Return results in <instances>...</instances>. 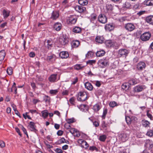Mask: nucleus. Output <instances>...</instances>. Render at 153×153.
Returning a JSON list of instances; mask_svg holds the SVG:
<instances>
[{"mask_svg": "<svg viewBox=\"0 0 153 153\" xmlns=\"http://www.w3.org/2000/svg\"><path fill=\"white\" fill-rule=\"evenodd\" d=\"M92 122L94 126L95 127H97L99 126V123L97 121H92Z\"/></svg>", "mask_w": 153, "mask_h": 153, "instance_id": "obj_59", "label": "nucleus"}, {"mask_svg": "<svg viewBox=\"0 0 153 153\" xmlns=\"http://www.w3.org/2000/svg\"><path fill=\"white\" fill-rule=\"evenodd\" d=\"M74 8L76 11L80 13H84L86 11V8L81 5H76Z\"/></svg>", "mask_w": 153, "mask_h": 153, "instance_id": "obj_7", "label": "nucleus"}, {"mask_svg": "<svg viewBox=\"0 0 153 153\" xmlns=\"http://www.w3.org/2000/svg\"><path fill=\"white\" fill-rule=\"evenodd\" d=\"M58 92L57 89L51 90L50 91V93L53 95L56 94Z\"/></svg>", "mask_w": 153, "mask_h": 153, "instance_id": "obj_50", "label": "nucleus"}, {"mask_svg": "<svg viewBox=\"0 0 153 153\" xmlns=\"http://www.w3.org/2000/svg\"><path fill=\"white\" fill-rule=\"evenodd\" d=\"M89 150L91 151H93L95 150H97V148L95 146H90L89 148Z\"/></svg>", "mask_w": 153, "mask_h": 153, "instance_id": "obj_61", "label": "nucleus"}, {"mask_svg": "<svg viewBox=\"0 0 153 153\" xmlns=\"http://www.w3.org/2000/svg\"><path fill=\"white\" fill-rule=\"evenodd\" d=\"M54 151L57 153H62L63 152L61 149L59 148L56 149Z\"/></svg>", "mask_w": 153, "mask_h": 153, "instance_id": "obj_64", "label": "nucleus"}, {"mask_svg": "<svg viewBox=\"0 0 153 153\" xmlns=\"http://www.w3.org/2000/svg\"><path fill=\"white\" fill-rule=\"evenodd\" d=\"M80 133L79 131H77V130L75 132V133L74 134V137H79L80 136Z\"/></svg>", "mask_w": 153, "mask_h": 153, "instance_id": "obj_56", "label": "nucleus"}, {"mask_svg": "<svg viewBox=\"0 0 153 153\" xmlns=\"http://www.w3.org/2000/svg\"><path fill=\"white\" fill-rule=\"evenodd\" d=\"M50 97L48 96L45 95L43 97V100L46 102L50 103Z\"/></svg>", "mask_w": 153, "mask_h": 153, "instance_id": "obj_38", "label": "nucleus"}, {"mask_svg": "<svg viewBox=\"0 0 153 153\" xmlns=\"http://www.w3.org/2000/svg\"><path fill=\"white\" fill-rule=\"evenodd\" d=\"M113 41V40H107L105 41V44L107 47L111 48Z\"/></svg>", "mask_w": 153, "mask_h": 153, "instance_id": "obj_34", "label": "nucleus"}, {"mask_svg": "<svg viewBox=\"0 0 153 153\" xmlns=\"http://www.w3.org/2000/svg\"><path fill=\"white\" fill-rule=\"evenodd\" d=\"M85 66L82 64H76L74 66V68L75 69L79 70H82L84 67Z\"/></svg>", "mask_w": 153, "mask_h": 153, "instance_id": "obj_30", "label": "nucleus"}, {"mask_svg": "<svg viewBox=\"0 0 153 153\" xmlns=\"http://www.w3.org/2000/svg\"><path fill=\"white\" fill-rule=\"evenodd\" d=\"M56 59V56L53 54L48 56L47 58V60L48 62H53L55 61Z\"/></svg>", "mask_w": 153, "mask_h": 153, "instance_id": "obj_21", "label": "nucleus"}, {"mask_svg": "<svg viewBox=\"0 0 153 153\" xmlns=\"http://www.w3.org/2000/svg\"><path fill=\"white\" fill-rule=\"evenodd\" d=\"M124 7L126 8H130L131 7V5L130 3L128 2H125Z\"/></svg>", "mask_w": 153, "mask_h": 153, "instance_id": "obj_55", "label": "nucleus"}, {"mask_svg": "<svg viewBox=\"0 0 153 153\" xmlns=\"http://www.w3.org/2000/svg\"><path fill=\"white\" fill-rule=\"evenodd\" d=\"M111 46L110 48L117 49L119 48L120 45L116 42L113 40Z\"/></svg>", "mask_w": 153, "mask_h": 153, "instance_id": "obj_24", "label": "nucleus"}, {"mask_svg": "<svg viewBox=\"0 0 153 153\" xmlns=\"http://www.w3.org/2000/svg\"><path fill=\"white\" fill-rule=\"evenodd\" d=\"M106 138V136L105 135H103L100 136L99 140L102 141L104 142Z\"/></svg>", "mask_w": 153, "mask_h": 153, "instance_id": "obj_47", "label": "nucleus"}, {"mask_svg": "<svg viewBox=\"0 0 153 153\" xmlns=\"http://www.w3.org/2000/svg\"><path fill=\"white\" fill-rule=\"evenodd\" d=\"M69 132L73 135H74V134L75 133V132L76 131L77 129L73 128H71L70 129H69Z\"/></svg>", "mask_w": 153, "mask_h": 153, "instance_id": "obj_54", "label": "nucleus"}, {"mask_svg": "<svg viewBox=\"0 0 153 153\" xmlns=\"http://www.w3.org/2000/svg\"><path fill=\"white\" fill-rule=\"evenodd\" d=\"M59 56L62 59H65L69 56V54L68 52L62 51L59 54Z\"/></svg>", "mask_w": 153, "mask_h": 153, "instance_id": "obj_16", "label": "nucleus"}, {"mask_svg": "<svg viewBox=\"0 0 153 153\" xmlns=\"http://www.w3.org/2000/svg\"><path fill=\"white\" fill-rule=\"evenodd\" d=\"M139 82V80L136 78H132L128 81V83L130 85H134Z\"/></svg>", "mask_w": 153, "mask_h": 153, "instance_id": "obj_18", "label": "nucleus"}, {"mask_svg": "<svg viewBox=\"0 0 153 153\" xmlns=\"http://www.w3.org/2000/svg\"><path fill=\"white\" fill-rule=\"evenodd\" d=\"M125 28L127 31L131 32L135 28L134 25L131 23H128L125 24Z\"/></svg>", "mask_w": 153, "mask_h": 153, "instance_id": "obj_8", "label": "nucleus"}, {"mask_svg": "<svg viewBox=\"0 0 153 153\" xmlns=\"http://www.w3.org/2000/svg\"><path fill=\"white\" fill-rule=\"evenodd\" d=\"M145 88L144 85H138L133 88V91L134 93H138L142 91Z\"/></svg>", "mask_w": 153, "mask_h": 153, "instance_id": "obj_6", "label": "nucleus"}, {"mask_svg": "<svg viewBox=\"0 0 153 153\" xmlns=\"http://www.w3.org/2000/svg\"><path fill=\"white\" fill-rule=\"evenodd\" d=\"M47 47L48 49H51V48L52 47V41L50 40H48L47 41Z\"/></svg>", "mask_w": 153, "mask_h": 153, "instance_id": "obj_41", "label": "nucleus"}, {"mask_svg": "<svg viewBox=\"0 0 153 153\" xmlns=\"http://www.w3.org/2000/svg\"><path fill=\"white\" fill-rule=\"evenodd\" d=\"M77 20V18L75 15H71L69 16L67 20L68 24H74Z\"/></svg>", "mask_w": 153, "mask_h": 153, "instance_id": "obj_4", "label": "nucleus"}, {"mask_svg": "<svg viewBox=\"0 0 153 153\" xmlns=\"http://www.w3.org/2000/svg\"><path fill=\"white\" fill-rule=\"evenodd\" d=\"M146 66L145 62H140L137 65V68L139 71H142L145 68Z\"/></svg>", "mask_w": 153, "mask_h": 153, "instance_id": "obj_12", "label": "nucleus"}, {"mask_svg": "<svg viewBox=\"0 0 153 153\" xmlns=\"http://www.w3.org/2000/svg\"><path fill=\"white\" fill-rule=\"evenodd\" d=\"M94 54V53L93 52L90 51H88L87 53L86 54V57H88V56H92Z\"/></svg>", "mask_w": 153, "mask_h": 153, "instance_id": "obj_60", "label": "nucleus"}, {"mask_svg": "<svg viewBox=\"0 0 153 153\" xmlns=\"http://www.w3.org/2000/svg\"><path fill=\"white\" fill-rule=\"evenodd\" d=\"M104 39L102 36H97L95 39V41L99 44H102L104 42Z\"/></svg>", "mask_w": 153, "mask_h": 153, "instance_id": "obj_15", "label": "nucleus"}, {"mask_svg": "<svg viewBox=\"0 0 153 153\" xmlns=\"http://www.w3.org/2000/svg\"><path fill=\"white\" fill-rule=\"evenodd\" d=\"M98 20L100 22L105 24L107 22V18L104 14H100L98 16Z\"/></svg>", "mask_w": 153, "mask_h": 153, "instance_id": "obj_11", "label": "nucleus"}, {"mask_svg": "<svg viewBox=\"0 0 153 153\" xmlns=\"http://www.w3.org/2000/svg\"><path fill=\"white\" fill-rule=\"evenodd\" d=\"M75 100V98L74 97H72L70 99L69 101L70 103L72 105H74V102Z\"/></svg>", "mask_w": 153, "mask_h": 153, "instance_id": "obj_63", "label": "nucleus"}, {"mask_svg": "<svg viewBox=\"0 0 153 153\" xmlns=\"http://www.w3.org/2000/svg\"><path fill=\"white\" fill-rule=\"evenodd\" d=\"M7 72L9 75H11L13 73V70L12 68L11 67L8 68L7 69Z\"/></svg>", "mask_w": 153, "mask_h": 153, "instance_id": "obj_49", "label": "nucleus"}, {"mask_svg": "<svg viewBox=\"0 0 153 153\" xmlns=\"http://www.w3.org/2000/svg\"><path fill=\"white\" fill-rule=\"evenodd\" d=\"M105 52L103 50L97 51L96 53V55L97 57H101L103 56L105 54Z\"/></svg>", "mask_w": 153, "mask_h": 153, "instance_id": "obj_32", "label": "nucleus"}, {"mask_svg": "<svg viewBox=\"0 0 153 153\" xmlns=\"http://www.w3.org/2000/svg\"><path fill=\"white\" fill-rule=\"evenodd\" d=\"M56 74H52L48 78V80L49 81L51 82H54L56 81Z\"/></svg>", "mask_w": 153, "mask_h": 153, "instance_id": "obj_25", "label": "nucleus"}, {"mask_svg": "<svg viewBox=\"0 0 153 153\" xmlns=\"http://www.w3.org/2000/svg\"><path fill=\"white\" fill-rule=\"evenodd\" d=\"M5 55V52L4 50H2L0 51V64L1 63L2 61L4 59Z\"/></svg>", "mask_w": 153, "mask_h": 153, "instance_id": "obj_20", "label": "nucleus"}, {"mask_svg": "<svg viewBox=\"0 0 153 153\" xmlns=\"http://www.w3.org/2000/svg\"><path fill=\"white\" fill-rule=\"evenodd\" d=\"M59 14L57 11H53L52 13L51 18L53 20L56 19L59 16Z\"/></svg>", "mask_w": 153, "mask_h": 153, "instance_id": "obj_27", "label": "nucleus"}, {"mask_svg": "<svg viewBox=\"0 0 153 153\" xmlns=\"http://www.w3.org/2000/svg\"><path fill=\"white\" fill-rule=\"evenodd\" d=\"M143 126L145 127H148L149 126V122L147 120H143L142 121Z\"/></svg>", "mask_w": 153, "mask_h": 153, "instance_id": "obj_35", "label": "nucleus"}, {"mask_svg": "<svg viewBox=\"0 0 153 153\" xmlns=\"http://www.w3.org/2000/svg\"><path fill=\"white\" fill-rule=\"evenodd\" d=\"M42 116L44 118H46L48 116V114L47 110H45L42 112Z\"/></svg>", "mask_w": 153, "mask_h": 153, "instance_id": "obj_42", "label": "nucleus"}, {"mask_svg": "<svg viewBox=\"0 0 153 153\" xmlns=\"http://www.w3.org/2000/svg\"><path fill=\"white\" fill-rule=\"evenodd\" d=\"M65 120L67 123L70 124L76 121L75 119L73 117L66 119Z\"/></svg>", "mask_w": 153, "mask_h": 153, "instance_id": "obj_37", "label": "nucleus"}, {"mask_svg": "<svg viewBox=\"0 0 153 153\" xmlns=\"http://www.w3.org/2000/svg\"><path fill=\"white\" fill-rule=\"evenodd\" d=\"M91 21L93 22V21L95 20L97 18V16L95 14H93L91 15Z\"/></svg>", "mask_w": 153, "mask_h": 153, "instance_id": "obj_52", "label": "nucleus"}, {"mask_svg": "<svg viewBox=\"0 0 153 153\" xmlns=\"http://www.w3.org/2000/svg\"><path fill=\"white\" fill-rule=\"evenodd\" d=\"M114 26L111 24L106 25L105 27V29L108 31H110L114 29Z\"/></svg>", "mask_w": 153, "mask_h": 153, "instance_id": "obj_31", "label": "nucleus"}, {"mask_svg": "<svg viewBox=\"0 0 153 153\" xmlns=\"http://www.w3.org/2000/svg\"><path fill=\"white\" fill-rule=\"evenodd\" d=\"M125 120L127 124H129L132 123L131 117L129 116L126 117Z\"/></svg>", "mask_w": 153, "mask_h": 153, "instance_id": "obj_44", "label": "nucleus"}, {"mask_svg": "<svg viewBox=\"0 0 153 153\" xmlns=\"http://www.w3.org/2000/svg\"><path fill=\"white\" fill-rule=\"evenodd\" d=\"M110 125L109 123H106L105 121L103 120L102 122L101 126L103 128H105L109 126Z\"/></svg>", "mask_w": 153, "mask_h": 153, "instance_id": "obj_39", "label": "nucleus"}, {"mask_svg": "<svg viewBox=\"0 0 153 153\" xmlns=\"http://www.w3.org/2000/svg\"><path fill=\"white\" fill-rule=\"evenodd\" d=\"M106 9L108 10H113V6L110 4H108L106 5Z\"/></svg>", "mask_w": 153, "mask_h": 153, "instance_id": "obj_45", "label": "nucleus"}, {"mask_svg": "<svg viewBox=\"0 0 153 153\" xmlns=\"http://www.w3.org/2000/svg\"><path fill=\"white\" fill-rule=\"evenodd\" d=\"M78 81V79L77 77H76L75 78L73 79V80L72 81L71 85H75Z\"/></svg>", "mask_w": 153, "mask_h": 153, "instance_id": "obj_62", "label": "nucleus"}, {"mask_svg": "<svg viewBox=\"0 0 153 153\" xmlns=\"http://www.w3.org/2000/svg\"><path fill=\"white\" fill-rule=\"evenodd\" d=\"M146 115L147 117L150 119L151 120H152L153 119V117L152 115L149 113V111H147V112Z\"/></svg>", "mask_w": 153, "mask_h": 153, "instance_id": "obj_57", "label": "nucleus"}, {"mask_svg": "<svg viewBox=\"0 0 153 153\" xmlns=\"http://www.w3.org/2000/svg\"><path fill=\"white\" fill-rule=\"evenodd\" d=\"M78 143L81 144V146L82 148H84L85 149H87L88 146L89 145L87 143L85 140L79 139L78 140Z\"/></svg>", "mask_w": 153, "mask_h": 153, "instance_id": "obj_13", "label": "nucleus"}, {"mask_svg": "<svg viewBox=\"0 0 153 153\" xmlns=\"http://www.w3.org/2000/svg\"><path fill=\"white\" fill-rule=\"evenodd\" d=\"M79 45V42L77 40H73L71 42V45L72 48H77Z\"/></svg>", "mask_w": 153, "mask_h": 153, "instance_id": "obj_22", "label": "nucleus"}, {"mask_svg": "<svg viewBox=\"0 0 153 153\" xmlns=\"http://www.w3.org/2000/svg\"><path fill=\"white\" fill-rule=\"evenodd\" d=\"M36 126L35 123L33 122L30 121V122L29 125L27 127L31 131H33L36 133L37 130L36 128Z\"/></svg>", "mask_w": 153, "mask_h": 153, "instance_id": "obj_10", "label": "nucleus"}, {"mask_svg": "<svg viewBox=\"0 0 153 153\" xmlns=\"http://www.w3.org/2000/svg\"><path fill=\"white\" fill-rule=\"evenodd\" d=\"M22 130L24 132V133L28 137V135L26 129L23 127V126H22L21 127Z\"/></svg>", "mask_w": 153, "mask_h": 153, "instance_id": "obj_58", "label": "nucleus"}, {"mask_svg": "<svg viewBox=\"0 0 153 153\" xmlns=\"http://www.w3.org/2000/svg\"><path fill=\"white\" fill-rule=\"evenodd\" d=\"M87 97V94L85 92H80L78 94L77 99L81 101H84L85 100Z\"/></svg>", "mask_w": 153, "mask_h": 153, "instance_id": "obj_2", "label": "nucleus"}, {"mask_svg": "<svg viewBox=\"0 0 153 153\" xmlns=\"http://www.w3.org/2000/svg\"><path fill=\"white\" fill-rule=\"evenodd\" d=\"M146 135L150 137L153 136V130L149 129L147 131Z\"/></svg>", "mask_w": 153, "mask_h": 153, "instance_id": "obj_48", "label": "nucleus"}, {"mask_svg": "<svg viewBox=\"0 0 153 153\" xmlns=\"http://www.w3.org/2000/svg\"><path fill=\"white\" fill-rule=\"evenodd\" d=\"M81 31V28L78 27H75L73 29V31L76 33H80Z\"/></svg>", "mask_w": 153, "mask_h": 153, "instance_id": "obj_33", "label": "nucleus"}, {"mask_svg": "<svg viewBox=\"0 0 153 153\" xmlns=\"http://www.w3.org/2000/svg\"><path fill=\"white\" fill-rule=\"evenodd\" d=\"M146 20L150 24L153 25V16H148L146 17Z\"/></svg>", "mask_w": 153, "mask_h": 153, "instance_id": "obj_23", "label": "nucleus"}, {"mask_svg": "<svg viewBox=\"0 0 153 153\" xmlns=\"http://www.w3.org/2000/svg\"><path fill=\"white\" fill-rule=\"evenodd\" d=\"M84 85L85 88L90 91H92L94 88L91 84L88 82H85Z\"/></svg>", "mask_w": 153, "mask_h": 153, "instance_id": "obj_17", "label": "nucleus"}, {"mask_svg": "<svg viewBox=\"0 0 153 153\" xmlns=\"http://www.w3.org/2000/svg\"><path fill=\"white\" fill-rule=\"evenodd\" d=\"M64 127L67 129H69L71 128V125L66 122L64 125Z\"/></svg>", "mask_w": 153, "mask_h": 153, "instance_id": "obj_51", "label": "nucleus"}, {"mask_svg": "<svg viewBox=\"0 0 153 153\" xmlns=\"http://www.w3.org/2000/svg\"><path fill=\"white\" fill-rule=\"evenodd\" d=\"M95 60H89L87 62V64H90V65H92V64L95 63Z\"/></svg>", "mask_w": 153, "mask_h": 153, "instance_id": "obj_53", "label": "nucleus"}, {"mask_svg": "<svg viewBox=\"0 0 153 153\" xmlns=\"http://www.w3.org/2000/svg\"><path fill=\"white\" fill-rule=\"evenodd\" d=\"M109 105L111 107L113 108L115 106L118 105L117 102L115 101L110 102L109 103Z\"/></svg>", "mask_w": 153, "mask_h": 153, "instance_id": "obj_46", "label": "nucleus"}, {"mask_svg": "<svg viewBox=\"0 0 153 153\" xmlns=\"http://www.w3.org/2000/svg\"><path fill=\"white\" fill-rule=\"evenodd\" d=\"M59 42L61 45H65L68 43V39L66 36L63 35V36L60 37Z\"/></svg>", "mask_w": 153, "mask_h": 153, "instance_id": "obj_9", "label": "nucleus"}, {"mask_svg": "<svg viewBox=\"0 0 153 153\" xmlns=\"http://www.w3.org/2000/svg\"><path fill=\"white\" fill-rule=\"evenodd\" d=\"M102 105L100 103H98L94 105L93 109L95 112H97L101 108Z\"/></svg>", "mask_w": 153, "mask_h": 153, "instance_id": "obj_19", "label": "nucleus"}, {"mask_svg": "<svg viewBox=\"0 0 153 153\" xmlns=\"http://www.w3.org/2000/svg\"><path fill=\"white\" fill-rule=\"evenodd\" d=\"M151 36V34L150 32H144L140 36V39L143 41H147L149 40Z\"/></svg>", "mask_w": 153, "mask_h": 153, "instance_id": "obj_3", "label": "nucleus"}, {"mask_svg": "<svg viewBox=\"0 0 153 153\" xmlns=\"http://www.w3.org/2000/svg\"><path fill=\"white\" fill-rule=\"evenodd\" d=\"M129 135L126 133H121L119 135V137L123 142L126 141L128 139Z\"/></svg>", "mask_w": 153, "mask_h": 153, "instance_id": "obj_14", "label": "nucleus"}, {"mask_svg": "<svg viewBox=\"0 0 153 153\" xmlns=\"http://www.w3.org/2000/svg\"><path fill=\"white\" fill-rule=\"evenodd\" d=\"M98 64L101 67L104 68L108 64V61L106 58H103L99 60Z\"/></svg>", "mask_w": 153, "mask_h": 153, "instance_id": "obj_5", "label": "nucleus"}, {"mask_svg": "<svg viewBox=\"0 0 153 153\" xmlns=\"http://www.w3.org/2000/svg\"><path fill=\"white\" fill-rule=\"evenodd\" d=\"M2 13L4 18L6 19L10 15V11L4 9Z\"/></svg>", "mask_w": 153, "mask_h": 153, "instance_id": "obj_28", "label": "nucleus"}, {"mask_svg": "<svg viewBox=\"0 0 153 153\" xmlns=\"http://www.w3.org/2000/svg\"><path fill=\"white\" fill-rule=\"evenodd\" d=\"M61 26L62 25L61 23L57 22L54 25L53 28L56 30L59 31L61 29Z\"/></svg>", "mask_w": 153, "mask_h": 153, "instance_id": "obj_26", "label": "nucleus"}, {"mask_svg": "<svg viewBox=\"0 0 153 153\" xmlns=\"http://www.w3.org/2000/svg\"><path fill=\"white\" fill-rule=\"evenodd\" d=\"M143 4L146 6H152L153 5V0H146L143 2Z\"/></svg>", "mask_w": 153, "mask_h": 153, "instance_id": "obj_29", "label": "nucleus"}, {"mask_svg": "<svg viewBox=\"0 0 153 153\" xmlns=\"http://www.w3.org/2000/svg\"><path fill=\"white\" fill-rule=\"evenodd\" d=\"M107 112H108V110L107 109V108H103V114H102V119L103 120V119H105L106 115L107 114Z\"/></svg>", "mask_w": 153, "mask_h": 153, "instance_id": "obj_40", "label": "nucleus"}, {"mask_svg": "<svg viewBox=\"0 0 153 153\" xmlns=\"http://www.w3.org/2000/svg\"><path fill=\"white\" fill-rule=\"evenodd\" d=\"M78 3L82 6L87 4L88 2L87 0H79Z\"/></svg>", "mask_w": 153, "mask_h": 153, "instance_id": "obj_36", "label": "nucleus"}, {"mask_svg": "<svg viewBox=\"0 0 153 153\" xmlns=\"http://www.w3.org/2000/svg\"><path fill=\"white\" fill-rule=\"evenodd\" d=\"M128 84L127 83H124L121 86V88L124 90L128 89L129 87H128Z\"/></svg>", "mask_w": 153, "mask_h": 153, "instance_id": "obj_43", "label": "nucleus"}, {"mask_svg": "<svg viewBox=\"0 0 153 153\" xmlns=\"http://www.w3.org/2000/svg\"><path fill=\"white\" fill-rule=\"evenodd\" d=\"M129 53V51L125 49H121L117 51V56L119 57H126Z\"/></svg>", "mask_w": 153, "mask_h": 153, "instance_id": "obj_1", "label": "nucleus"}]
</instances>
